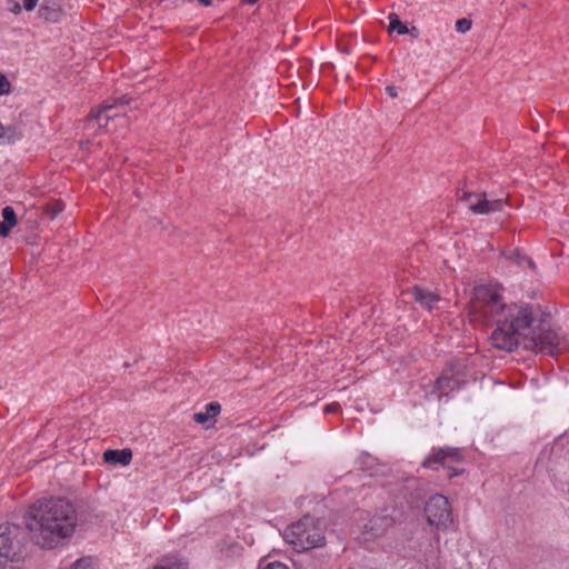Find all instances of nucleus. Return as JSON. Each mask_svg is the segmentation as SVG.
Returning a JSON list of instances; mask_svg holds the SVG:
<instances>
[{
	"mask_svg": "<svg viewBox=\"0 0 569 569\" xmlns=\"http://www.w3.org/2000/svg\"><path fill=\"white\" fill-rule=\"evenodd\" d=\"M389 20V31L397 30L399 34H406L409 32L408 27L400 21L399 17L396 13H390Z\"/></svg>",
	"mask_w": 569,
	"mask_h": 569,
	"instance_id": "f3484780",
	"label": "nucleus"
},
{
	"mask_svg": "<svg viewBox=\"0 0 569 569\" xmlns=\"http://www.w3.org/2000/svg\"><path fill=\"white\" fill-rule=\"evenodd\" d=\"M459 472H460V471H458V470H456V469H455L453 473H450V475H449V477L457 476V475H459Z\"/></svg>",
	"mask_w": 569,
	"mask_h": 569,
	"instance_id": "7c9ffc66",
	"label": "nucleus"
},
{
	"mask_svg": "<svg viewBox=\"0 0 569 569\" xmlns=\"http://www.w3.org/2000/svg\"><path fill=\"white\" fill-rule=\"evenodd\" d=\"M472 27V21L468 18H462L456 21V29L460 33H466Z\"/></svg>",
	"mask_w": 569,
	"mask_h": 569,
	"instance_id": "aec40b11",
	"label": "nucleus"
},
{
	"mask_svg": "<svg viewBox=\"0 0 569 569\" xmlns=\"http://www.w3.org/2000/svg\"><path fill=\"white\" fill-rule=\"evenodd\" d=\"M38 0H23V8L27 11H32L37 7Z\"/></svg>",
	"mask_w": 569,
	"mask_h": 569,
	"instance_id": "393cba45",
	"label": "nucleus"
},
{
	"mask_svg": "<svg viewBox=\"0 0 569 569\" xmlns=\"http://www.w3.org/2000/svg\"><path fill=\"white\" fill-rule=\"evenodd\" d=\"M128 102H129L128 100H124L122 98V99L117 100L116 103H113V104L106 103V104L101 106L97 112L91 113L90 120H96L100 128L107 127L108 122L118 116V113L113 112V110L118 106H120V104L122 106L124 103L127 104Z\"/></svg>",
	"mask_w": 569,
	"mask_h": 569,
	"instance_id": "6e6552de",
	"label": "nucleus"
},
{
	"mask_svg": "<svg viewBox=\"0 0 569 569\" xmlns=\"http://www.w3.org/2000/svg\"><path fill=\"white\" fill-rule=\"evenodd\" d=\"M386 91L391 98H396L398 96L397 89L393 86H387Z\"/></svg>",
	"mask_w": 569,
	"mask_h": 569,
	"instance_id": "bb28decb",
	"label": "nucleus"
},
{
	"mask_svg": "<svg viewBox=\"0 0 569 569\" xmlns=\"http://www.w3.org/2000/svg\"><path fill=\"white\" fill-rule=\"evenodd\" d=\"M425 513L428 522L437 528H447L452 521L450 503L442 495H435L428 500Z\"/></svg>",
	"mask_w": 569,
	"mask_h": 569,
	"instance_id": "39448f33",
	"label": "nucleus"
},
{
	"mask_svg": "<svg viewBox=\"0 0 569 569\" xmlns=\"http://www.w3.org/2000/svg\"><path fill=\"white\" fill-rule=\"evenodd\" d=\"M263 569H288V567L281 562H272L266 566Z\"/></svg>",
	"mask_w": 569,
	"mask_h": 569,
	"instance_id": "a878e982",
	"label": "nucleus"
},
{
	"mask_svg": "<svg viewBox=\"0 0 569 569\" xmlns=\"http://www.w3.org/2000/svg\"><path fill=\"white\" fill-rule=\"evenodd\" d=\"M13 130H11L10 128H4L1 123H0V143L2 141H4L6 139L8 141H11L12 138H13Z\"/></svg>",
	"mask_w": 569,
	"mask_h": 569,
	"instance_id": "412c9836",
	"label": "nucleus"
},
{
	"mask_svg": "<svg viewBox=\"0 0 569 569\" xmlns=\"http://www.w3.org/2000/svg\"><path fill=\"white\" fill-rule=\"evenodd\" d=\"M459 370L451 367L447 369L436 381V388L439 391L446 392L459 388L462 380L458 378Z\"/></svg>",
	"mask_w": 569,
	"mask_h": 569,
	"instance_id": "1a4fd4ad",
	"label": "nucleus"
},
{
	"mask_svg": "<svg viewBox=\"0 0 569 569\" xmlns=\"http://www.w3.org/2000/svg\"><path fill=\"white\" fill-rule=\"evenodd\" d=\"M153 569H188V567L180 559L166 557Z\"/></svg>",
	"mask_w": 569,
	"mask_h": 569,
	"instance_id": "dca6fc26",
	"label": "nucleus"
},
{
	"mask_svg": "<svg viewBox=\"0 0 569 569\" xmlns=\"http://www.w3.org/2000/svg\"><path fill=\"white\" fill-rule=\"evenodd\" d=\"M461 200L468 204V208L476 214H489L501 211L507 199L488 200L486 193L465 192Z\"/></svg>",
	"mask_w": 569,
	"mask_h": 569,
	"instance_id": "423d86ee",
	"label": "nucleus"
},
{
	"mask_svg": "<svg viewBox=\"0 0 569 569\" xmlns=\"http://www.w3.org/2000/svg\"><path fill=\"white\" fill-rule=\"evenodd\" d=\"M376 463V458L371 457L368 453H363L359 458L360 468L365 471H369L371 475H375L373 467Z\"/></svg>",
	"mask_w": 569,
	"mask_h": 569,
	"instance_id": "a211bd4d",
	"label": "nucleus"
},
{
	"mask_svg": "<svg viewBox=\"0 0 569 569\" xmlns=\"http://www.w3.org/2000/svg\"><path fill=\"white\" fill-rule=\"evenodd\" d=\"M461 460V455L459 449L457 448H441L433 455L426 458L422 466L425 468L437 469L436 465H440L442 467L451 469V462H459Z\"/></svg>",
	"mask_w": 569,
	"mask_h": 569,
	"instance_id": "0eeeda50",
	"label": "nucleus"
},
{
	"mask_svg": "<svg viewBox=\"0 0 569 569\" xmlns=\"http://www.w3.org/2000/svg\"><path fill=\"white\" fill-rule=\"evenodd\" d=\"M73 569H93L89 561L81 559L74 563Z\"/></svg>",
	"mask_w": 569,
	"mask_h": 569,
	"instance_id": "5701e85b",
	"label": "nucleus"
},
{
	"mask_svg": "<svg viewBox=\"0 0 569 569\" xmlns=\"http://www.w3.org/2000/svg\"><path fill=\"white\" fill-rule=\"evenodd\" d=\"M9 10L14 13V14H19L22 10L21 6L19 4V2L14 1V0H10V7H9Z\"/></svg>",
	"mask_w": 569,
	"mask_h": 569,
	"instance_id": "b1692460",
	"label": "nucleus"
},
{
	"mask_svg": "<svg viewBox=\"0 0 569 569\" xmlns=\"http://www.w3.org/2000/svg\"><path fill=\"white\" fill-rule=\"evenodd\" d=\"M283 538L297 551L318 548L325 543L323 529L320 522L310 516H305L296 523L289 526L284 530Z\"/></svg>",
	"mask_w": 569,
	"mask_h": 569,
	"instance_id": "20e7f679",
	"label": "nucleus"
},
{
	"mask_svg": "<svg viewBox=\"0 0 569 569\" xmlns=\"http://www.w3.org/2000/svg\"><path fill=\"white\" fill-rule=\"evenodd\" d=\"M411 295L417 302H419L421 306L426 307L429 310H431L435 303H437L440 300L439 295L430 290L423 289L421 287H413L411 289Z\"/></svg>",
	"mask_w": 569,
	"mask_h": 569,
	"instance_id": "9d476101",
	"label": "nucleus"
},
{
	"mask_svg": "<svg viewBox=\"0 0 569 569\" xmlns=\"http://www.w3.org/2000/svg\"><path fill=\"white\" fill-rule=\"evenodd\" d=\"M221 407L218 402H210L206 406V410L201 412H196L193 415V420L197 423L203 425L210 419L217 417L220 413Z\"/></svg>",
	"mask_w": 569,
	"mask_h": 569,
	"instance_id": "2eb2a0df",
	"label": "nucleus"
},
{
	"mask_svg": "<svg viewBox=\"0 0 569 569\" xmlns=\"http://www.w3.org/2000/svg\"><path fill=\"white\" fill-rule=\"evenodd\" d=\"M392 523L393 520L389 516H375L369 520L365 528L366 531L376 537L382 535L390 526H392Z\"/></svg>",
	"mask_w": 569,
	"mask_h": 569,
	"instance_id": "f8f14e48",
	"label": "nucleus"
},
{
	"mask_svg": "<svg viewBox=\"0 0 569 569\" xmlns=\"http://www.w3.org/2000/svg\"><path fill=\"white\" fill-rule=\"evenodd\" d=\"M526 258H527V257H525V256H523V257H521V260H519V261H518V263L526 262Z\"/></svg>",
	"mask_w": 569,
	"mask_h": 569,
	"instance_id": "2f4dec72",
	"label": "nucleus"
},
{
	"mask_svg": "<svg viewBox=\"0 0 569 569\" xmlns=\"http://www.w3.org/2000/svg\"><path fill=\"white\" fill-rule=\"evenodd\" d=\"M526 263L531 268L535 269V263L530 258H526Z\"/></svg>",
	"mask_w": 569,
	"mask_h": 569,
	"instance_id": "c85d7f7f",
	"label": "nucleus"
},
{
	"mask_svg": "<svg viewBox=\"0 0 569 569\" xmlns=\"http://www.w3.org/2000/svg\"><path fill=\"white\" fill-rule=\"evenodd\" d=\"M469 316L475 322L496 321L491 340L497 349L512 352L522 346L550 356L561 349V338L556 331L543 326L535 327L531 310L525 306L506 305L497 287L478 286L473 289Z\"/></svg>",
	"mask_w": 569,
	"mask_h": 569,
	"instance_id": "f257e3e1",
	"label": "nucleus"
},
{
	"mask_svg": "<svg viewBox=\"0 0 569 569\" xmlns=\"http://www.w3.org/2000/svg\"><path fill=\"white\" fill-rule=\"evenodd\" d=\"M39 17L47 22H58L62 17V10L56 2H46L39 9Z\"/></svg>",
	"mask_w": 569,
	"mask_h": 569,
	"instance_id": "ddd939ff",
	"label": "nucleus"
},
{
	"mask_svg": "<svg viewBox=\"0 0 569 569\" xmlns=\"http://www.w3.org/2000/svg\"><path fill=\"white\" fill-rule=\"evenodd\" d=\"M63 208H64L63 202L58 200V201L47 204L44 210H46V213L50 217V219H54L60 212H62Z\"/></svg>",
	"mask_w": 569,
	"mask_h": 569,
	"instance_id": "6ab92c4d",
	"label": "nucleus"
},
{
	"mask_svg": "<svg viewBox=\"0 0 569 569\" xmlns=\"http://www.w3.org/2000/svg\"><path fill=\"white\" fill-rule=\"evenodd\" d=\"M3 220L0 222V237H7L10 230L17 224L16 212L11 207L2 209Z\"/></svg>",
	"mask_w": 569,
	"mask_h": 569,
	"instance_id": "4468645a",
	"label": "nucleus"
},
{
	"mask_svg": "<svg viewBox=\"0 0 569 569\" xmlns=\"http://www.w3.org/2000/svg\"><path fill=\"white\" fill-rule=\"evenodd\" d=\"M199 2L203 6H210L211 4V0H199Z\"/></svg>",
	"mask_w": 569,
	"mask_h": 569,
	"instance_id": "c756f323",
	"label": "nucleus"
},
{
	"mask_svg": "<svg viewBox=\"0 0 569 569\" xmlns=\"http://www.w3.org/2000/svg\"><path fill=\"white\" fill-rule=\"evenodd\" d=\"M339 408L338 403H331L326 407V412H336Z\"/></svg>",
	"mask_w": 569,
	"mask_h": 569,
	"instance_id": "cd10ccee",
	"label": "nucleus"
},
{
	"mask_svg": "<svg viewBox=\"0 0 569 569\" xmlns=\"http://www.w3.org/2000/svg\"><path fill=\"white\" fill-rule=\"evenodd\" d=\"M24 532L13 523L0 526V569H18L24 561Z\"/></svg>",
	"mask_w": 569,
	"mask_h": 569,
	"instance_id": "7ed1b4c3",
	"label": "nucleus"
},
{
	"mask_svg": "<svg viewBox=\"0 0 569 569\" xmlns=\"http://www.w3.org/2000/svg\"><path fill=\"white\" fill-rule=\"evenodd\" d=\"M10 87H11V84L8 81V79L3 74L0 73V96L9 93Z\"/></svg>",
	"mask_w": 569,
	"mask_h": 569,
	"instance_id": "4be33fe9",
	"label": "nucleus"
},
{
	"mask_svg": "<svg viewBox=\"0 0 569 569\" xmlns=\"http://www.w3.org/2000/svg\"><path fill=\"white\" fill-rule=\"evenodd\" d=\"M103 459L111 465L128 466L132 460V450L129 448L122 450L110 449L104 451Z\"/></svg>",
	"mask_w": 569,
	"mask_h": 569,
	"instance_id": "9b49d317",
	"label": "nucleus"
},
{
	"mask_svg": "<svg viewBox=\"0 0 569 569\" xmlns=\"http://www.w3.org/2000/svg\"><path fill=\"white\" fill-rule=\"evenodd\" d=\"M26 526L36 545L43 549L57 547L73 535L78 517L76 508L64 499L34 503L24 516Z\"/></svg>",
	"mask_w": 569,
	"mask_h": 569,
	"instance_id": "f03ea898",
	"label": "nucleus"
}]
</instances>
